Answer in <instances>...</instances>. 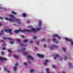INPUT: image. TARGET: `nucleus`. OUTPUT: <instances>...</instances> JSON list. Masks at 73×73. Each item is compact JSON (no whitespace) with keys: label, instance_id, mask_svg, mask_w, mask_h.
<instances>
[{"label":"nucleus","instance_id":"obj_54","mask_svg":"<svg viewBox=\"0 0 73 73\" xmlns=\"http://www.w3.org/2000/svg\"><path fill=\"white\" fill-rule=\"evenodd\" d=\"M1 26V24L0 23V26Z\"/></svg>","mask_w":73,"mask_h":73},{"label":"nucleus","instance_id":"obj_57","mask_svg":"<svg viewBox=\"0 0 73 73\" xmlns=\"http://www.w3.org/2000/svg\"><path fill=\"white\" fill-rule=\"evenodd\" d=\"M35 49H37L36 48H35Z\"/></svg>","mask_w":73,"mask_h":73},{"label":"nucleus","instance_id":"obj_28","mask_svg":"<svg viewBox=\"0 0 73 73\" xmlns=\"http://www.w3.org/2000/svg\"><path fill=\"white\" fill-rule=\"evenodd\" d=\"M28 64H31V62H30L29 61V60L28 61Z\"/></svg>","mask_w":73,"mask_h":73},{"label":"nucleus","instance_id":"obj_20","mask_svg":"<svg viewBox=\"0 0 73 73\" xmlns=\"http://www.w3.org/2000/svg\"><path fill=\"white\" fill-rule=\"evenodd\" d=\"M20 46H22V47H24V44H20Z\"/></svg>","mask_w":73,"mask_h":73},{"label":"nucleus","instance_id":"obj_10","mask_svg":"<svg viewBox=\"0 0 73 73\" xmlns=\"http://www.w3.org/2000/svg\"><path fill=\"white\" fill-rule=\"evenodd\" d=\"M15 21H17V23H19V24H21V23H20V20L18 19H15Z\"/></svg>","mask_w":73,"mask_h":73},{"label":"nucleus","instance_id":"obj_23","mask_svg":"<svg viewBox=\"0 0 73 73\" xmlns=\"http://www.w3.org/2000/svg\"><path fill=\"white\" fill-rule=\"evenodd\" d=\"M17 41H18V42H21V41L20 40V39H17Z\"/></svg>","mask_w":73,"mask_h":73},{"label":"nucleus","instance_id":"obj_48","mask_svg":"<svg viewBox=\"0 0 73 73\" xmlns=\"http://www.w3.org/2000/svg\"><path fill=\"white\" fill-rule=\"evenodd\" d=\"M56 41V39H53V41Z\"/></svg>","mask_w":73,"mask_h":73},{"label":"nucleus","instance_id":"obj_41","mask_svg":"<svg viewBox=\"0 0 73 73\" xmlns=\"http://www.w3.org/2000/svg\"><path fill=\"white\" fill-rule=\"evenodd\" d=\"M47 64V63H44V65H46Z\"/></svg>","mask_w":73,"mask_h":73},{"label":"nucleus","instance_id":"obj_7","mask_svg":"<svg viewBox=\"0 0 73 73\" xmlns=\"http://www.w3.org/2000/svg\"><path fill=\"white\" fill-rule=\"evenodd\" d=\"M5 19L7 21H10V22H12L13 21L12 19H8V18H5Z\"/></svg>","mask_w":73,"mask_h":73},{"label":"nucleus","instance_id":"obj_56","mask_svg":"<svg viewBox=\"0 0 73 73\" xmlns=\"http://www.w3.org/2000/svg\"><path fill=\"white\" fill-rule=\"evenodd\" d=\"M60 60H62V58L61 59H60Z\"/></svg>","mask_w":73,"mask_h":73},{"label":"nucleus","instance_id":"obj_61","mask_svg":"<svg viewBox=\"0 0 73 73\" xmlns=\"http://www.w3.org/2000/svg\"><path fill=\"white\" fill-rule=\"evenodd\" d=\"M14 25H15V24H14Z\"/></svg>","mask_w":73,"mask_h":73},{"label":"nucleus","instance_id":"obj_22","mask_svg":"<svg viewBox=\"0 0 73 73\" xmlns=\"http://www.w3.org/2000/svg\"><path fill=\"white\" fill-rule=\"evenodd\" d=\"M14 57L15 58H18V56H17L16 55H14Z\"/></svg>","mask_w":73,"mask_h":73},{"label":"nucleus","instance_id":"obj_27","mask_svg":"<svg viewBox=\"0 0 73 73\" xmlns=\"http://www.w3.org/2000/svg\"><path fill=\"white\" fill-rule=\"evenodd\" d=\"M1 54H2V55H4V53L3 52H1Z\"/></svg>","mask_w":73,"mask_h":73},{"label":"nucleus","instance_id":"obj_58","mask_svg":"<svg viewBox=\"0 0 73 73\" xmlns=\"http://www.w3.org/2000/svg\"><path fill=\"white\" fill-rule=\"evenodd\" d=\"M29 27V28H30L31 27Z\"/></svg>","mask_w":73,"mask_h":73},{"label":"nucleus","instance_id":"obj_36","mask_svg":"<svg viewBox=\"0 0 73 73\" xmlns=\"http://www.w3.org/2000/svg\"><path fill=\"white\" fill-rule=\"evenodd\" d=\"M66 60V56H65L64 58V61H65V60Z\"/></svg>","mask_w":73,"mask_h":73},{"label":"nucleus","instance_id":"obj_43","mask_svg":"<svg viewBox=\"0 0 73 73\" xmlns=\"http://www.w3.org/2000/svg\"><path fill=\"white\" fill-rule=\"evenodd\" d=\"M4 70L5 72V71H6V70H7V69H6V68H4Z\"/></svg>","mask_w":73,"mask_h":73},{"label":"nucleus","instance_id":"obj_37","mask_svg":"<svg viewBox=\"0 0 73 73\" xmlns=\"http://www.w3.org/2000/svg\"><path fill=\"white\" fill-rule=\"evenodd\" d=\"M33 38L34 39H36L37 38L36 36L33 37Z\"/></svg>","mask_w":73,"mask_h":73},{"label":"nucleus","instance_id":"obj_51","mask_svg":"<svg viewBox=\"0 0 73 73\" xmlns=\"http://www.w3.org/2000/svg\"><path fill=\"white\" fill-rule=\"evenodd\" d=\"M27 23H29L30 22L29 21H27Z\"/></svg>","mask_w":73,"mask_h":73},{"label":"nucleus","instance_id":"obj_40","mask_svg":"<svg viewBox=\"0 0 73 73\" xmlns=\"http://www.w3.org/2000/svg\"><path fill=\"white\" fill-rule=\"evenodd\" d=\"M24 65L25 66L27 65V63H24Z\"/></svg>","mask_w":73,"mask_h":73},{"label":"nucleus","instance_id":"obj_44","mask_svg":"<svg viewBox=\"0 0 73 73\" xmlns=\"http://www.w3.org/2000/svg\"><path fill=\"white\" fill-rule=\"evenodd\" d=\"M21 38H24V36H23V35H21Z\"/></svg>","mask_w":73,"mask_h":73},{"label":"nucleus","instance_id":"obj_55","mask_svg":"<svg viewBox=\"0 0 73 73\" xmlns=\"http://www.w3.org/2000/svg\"><path fill=\"white\" fill-rule=\"evenodd\" d=\"M0 8H1V9H2V7H0Z\"/></svg>","mask_w":73,"mask_h":73},{"label":"nucleus","instance_id":"obj_32","mask_svg":"<svg viewBox=\"0 0 73 73\" xmlns=\"http://www.w3.org/2000/svg\"><path fill=\"white\" fill-rule=\"evenodd\" d=\"M52 67L53 68H56V67L55 65H53L52 66Z\"/></svg>","mask_w":73,"mask_h":73},{"label":"nucleus","instance_id":"obj_60","mask_svg":"<svg viewBox=\"0 0 73 73\" xmlns=\"http://www.w3.org/2000/svg\"><path fill=\"white\" fill-rule=\"evenodd\" d=\"M65 73V72H64V73Z\"/></svg>","mask_w":73,"mask_h":73},{"label":"nucleus","instance_id":"obj_53","mask_svg":"<svg viewBox=\"0 0 73 73\" xmlns=\"http://www.w3.org/2000/svg\"><path fill=\"white\" fill-rule=\"evenodd\" d=\"M1 42H4V40H1Z\"/></svg>","mask_w":73,"mask_h":73},{"label":"nucleus","instance_id":"obj_4","mask_svg":"<svg viewBox=\"0 0 73 73\" xmlns=\"http://www.w3.org/2000/svg\"><path fill=\"white\" fill-rule=\"evenodd\" d=\"M65 39L66 41H67L69 42L70 41L71 42L70 45H73V41H72V40L71 39H68V38H65Z\"/></svg>","mask_w":73,"mask_h":73},{"label":"nucleus","instance_id":"obj_19","mask_svg":"<svg viewBox=\"0 0 73 73\" xmlns=\"http://www.w3.org/2000/svg\"><path fill=\"white\" fill-rule=\"evenodd\" d=\"M12 13L13 14V15H16V13L13 11L12 12Z\"/></svg>","mask_w":73,"mask_h":73},{"label":"nucleus","instance_id":"obj_8","mask_svg":"<svg viewBox=\"0 0 73 73\" xmlns=\"http://www.w3.org/2000/svg\"><path fill=\"white\" fill-rule=\"evenodd\" d=\"M0 59L2 61V62H3V61H7V59L5 58H3L2 57H0Z\"/></svg>","mask_w":73,"mask_h":73},{"label":"nucleus","instance_id":"obj_6","mask_svg":"<svg viewBox=\"0 0 73 73\" xmlns=\"http://www.w3.org/2000/svg\"><path fill=\"white\" fill-rule=\"evenodd\" d=\"M36 55H37L40 58H44V56L43 55H41L38 54H37Z\"/></svg>","mask_w":73,"mask_h":73},{"label":"nucleus","instance_id":"obj_14","mask_svg":"<svg viewBox=\"0 0 73 73\" xmlns=\"http://www.w3.org/2000/svg\"><path fill=\"white\" fill-rule=\"evenodd\" d=\"M54 37H58V39H60V36H58V35H54Z\"/></svg>","mask_w":73,"mask_h":73},{"label":"nucleus","instance_id":"obj_50","mask_svg":"<svg viewBox=\"0 0 73 73\" xmlns=\"http://www.w3.org/2000/svg\"><path fill=\"white\" fill-rule=\"evenodd\" d=\"M44 47H45V48H46V44H44Z\"/></svg>","mask_w":73,"mask_h":73},{"label":"nucleus","instance_id":"obj_15","mask_svg":"<svg viewBox=\"0 0 73 73\" xmlns=\"http://www.w3.org/2000/svg\"><path fill=\"white\" fill-rule=\"evenodd\" d=\"M26 16H27V14H26L24 13H23L22 16H23V17H26Z\"/></svg>","mask_w":73,"mask_h":73},{"label":"nucleus","instance_id":"obj_16","mask_svg":"<svg viewBox=\"0 0 73 73\" xmlns=\"http://www.w3.org/2000/svg\"><path fill=\"white\" fill-rule=\"evenodd\" d=\"M24 54L25 55H29V53L27 52H24Z\"/></svg>","mask_w":73,"mask_h":73},{"label":"nucleus","instance_id":"obj_18","mask_svg":"<svg viewBox=\"0 0 73 73\" xmlns=\"http://www.w3.org/2000/svg\"><path fill=\"white\" fill-rule=\"evenodd\" d=\"M46 73H50V72H49V69L47 68L46 69Z\"/></svg>","mask_w":73,"mask_h":73},{"label":"nucleus","instance_id":"obj_49","mask_svg":"<svg viewBox=\"0 0 73 73\" xmlns=\"http://www.w3.org/2000/svg\"><path fill=\"white\" fill-rule=\"evenodd\" d=\"M0 19H1V20H2L3 18H2V17H0Z\"/></svg>","mask_w":73,"mask_h":73},{"label":"nucleus","instance_id":"obj_33","mask_svg":"<svg viewBox=\"0 0 73 73\" xmlns=\"http://www.w3.org/2000/svg\"><path fill=\"white\" fill-rule=\"evenodd\" d=\"M5 49H6V48H2L3 50H5Z\"/></svg>","mask_w":73,"mask_h":73},{"label":"nucleus","instance_id":"obj_47","mask_svg":"<svg viewBox=\"0 0 73 73\" xmlns=\"http://www.w3.org/2000/svg\"><path fill=\"white\" fill-rule=\"evenodd\" d=\"M5 44H3L2 45V46H3V47H4V46H5Z\"/></svg>","mask_w":73,"mask_h":73},{"label":"nucleus","instance_id":"obj_59","mask_svg":"<svg viewBox=\"0 0 73 73\" xmlns=\"http://www.w3.org/2000/svg\"><path fill=\"white\" fill-rule=\"evenodd\" d=\"M0 69H1V68H0Z\"/></svg>","mask_w":73,"mask_h":73},{"label":"nucleus","instance_id":"obj_34","mask_svg":"<svg viewBox=\"0 0 73 73\" xmlns=\"http://www.w3.org/2000/svg\"><path fill=\"white\" fill-rule=\"evenodd\" d=\"M62 49L63 50V51L64 52H65L66 51V49H65V48H63Z\"/></svg>","mask_w":73,"mask_h":73},{"label":"nucleus","instance_id":"obj_30","mask_svg":"<svg viewBox=\"0 0 73 73\" xmlns=\"http://www.w3.org/2000/svg\"><path fill=\"white\" fill-rule=\"evenodd\" d=\"M45 41V39L44 38L42 39V41Z\"/></svg>","mask_w":73,"mask_h":73},{"label":"nucleus","instance_id":"obj_13","mask_svg":"<svg viewBox=\"0 0 73 73\" xmlns=\"http://www.w3.org/2000/svg\"><path fill=\"white\" fill-rule=\"evenodd\" d=\"M9 16L10 18H11V19H14L15 18V16L12 15H9Z\"/></svg>","mask_w":73,"mask_h":73},{"label":"nucleus","instance_id":"obj_38","mask_svg":"<svg viewBox=\"0 0 73 73\" xmlns=\"http://www.w3.org/2000/svg\"><path fill=\"white\" fill-rule=\"evenodd\" d=\"M69 66H70H70H72V64H71V63H70L69 64Z\"/></svg>","mask_w":73,"mask_h":73},{"label":"nucleus","instance_id":"obj_2","mask_svg":"<svg viewBox=\"0 0 73 73\" xmlns=\"http://www.w3.org/2000/svg\"><path fill=\"white\" fill-rule=\"evenodd\" d=\"M14 32L15 33H17L18 32H20L25 33L26 32H31V31L28 30H27V29H24L23 30L19 29V30H15Z\"/></svg>","mask_w":73,"mask_h":73},{"label":"nucleus","instance_id":"obj_29","mask_svg":"<svg viewBox=\"0 0 73 73\" xmlns=\"http://www.w3.org/2000/svg\"><path fill=\"white\" fill-rule=\"evenodd\" d=\"M45 62H46V63H47V62H48V60H44Z\"/></svg>","mask_w":73,"mask_h":73},{"label":"nucleus","instance_id":"obj_5","mask_svg":"<svg viewBox=\"0 0 73 73\" xmlns=\"http://www.w3.org/2000/svg\"><path fill=\"white\" fill-rule=\"evenodd\" d=\"M18 65V63H17L16 64H15V66L14 67H13V68L14 71L15 72L16 71V69H17V67L16 66H17Z\"/></svg>","mask_w":73,"mask_h":73},{"label":"nucleus","instance_id":"obj_45","mask_svg":"<svg viewBox=\"0 0 73 73\" xmlns=\"http://www.w3.org/2000/svg\"><path fill=\"white\" fill-rule=\"evenodd\" d=\"M59 42L58 41H57L56 42V44H58Z\"/></svg>","mask_w":73,"mask_h":73},{"label":"nucleus","instance_id":"obj_46","mask_svg":"<svg viewBox=\"0 0 73 73\" xmlns=\"http://www.w3.org/2000/svg\"><path fill=\"white\" fill-rule=\"evenodd\" d=\"M54 60H56V58L55 56L54 57Z\"/></svg>","mask_w":73,"mask_h":73},{"label":"nucleus","instance_id":"obj_12","mask_svg":"<svg viewBox=\"0 0 73 73\" xmlns=\"http://www.w3.org/2000/svg\"><path fill=\"white\" fill-rule=\"evenodd\" d=\"M27 57L28 58H31V60H34L33 58V57L31 56H28Z\"/></svg>","mask_w":73,"mask_h":73},{"label":"nucleus","instance_id":"obj_35","mask_svg":"<svg viewBox=\"0 0 73 73\" xmlns=\"http://www.w3.org/2000/svg\"><path fill=\"white\" fill-rule=\"evenodd\" d=\"M34 70H30L31 72H33Z\"/></svg>","mask_w":73,"mask_h":73},{"label":"nucleus","instance_id":"obj_17","mask_svg":"<svg viewBox=\"0 0 73 73\" xmlns=\"http://www.w3.org/2000/svg\"><path fill=\"white\" fill-rule=\"evenodd\" d=\"M4 31L5 32H8V29H5L4 30Z\"/></svg>","mask_w":73,"mask_h":73},{"label":"nucleus","instance_id":"obj_21","mask_svg":"<svg viewBox=\"0 0 73 73\" xmlns=\"http://www.w3.org/2000/svg\"><path fill=\"white\" fill-rule=\"evenodd\" d=\"M28 41V40L27 39H26L25 40H24L23 41V42H24L25 43H26Z\"/></svg>","mask_w":73,"mask_h":73},{"label":"nucleus","instance_id":"obj_3","mask_svg":"<svg viewBox=\"0 0 73 73\" xmlns=\"http://www.w3.org/2000/svg\"><path fill=\"white\" fill-rule=\"evenodd\" d=\"M3 40H10L11 42L10 43L11 44H13V42H14V41H13V40L11 38H8L7 39L6 37H3Z\"/></svg>","mask_w":73,"mask_h":73},{"label":"nucleus","instance_id":"obj_26","mask_svg":"<svg viewBox=\"0 0 73 73\" xmlns=\"http://www.w3.org/2000/svg\"><path fill=\"white\" fill-rule=\"evenodd\" d=\"M33 41L32 40H31L30 42V44H32L33 43Z\"/></svg>","mask_w":73,"mask_h":73},{"label":"nucleus","instance_id":"obj_52","mask_svg":"<svg viewBox=\"0 0 73 73\" xmlns=\"http://www.w3.org/2000/svg\"><path fill=\"white\" fill-rule=\"evenodd\" d=\"M39 44V42H37V44Z\"/></svg>","mask_w":73,"mask_h":73},{"label":"nucleus","instance_id":"obj_1","mask_svg":"<svg viewBox=\"0 0 73 73\" xmlns=\"http://www.w3.org/2000/svg\"><path fill=\"white\" fill-rule=\"evenodd\" d=\"M41 21H39L38 22V27H37V28L36 29L34 28H32L31 29V31L29 30V31H31V32H28V33H30L31 32H32V31L36 33V31H39V30H41Z\"/></svg>","mask_w":73,"mask_h":73},{"label":"nucleus","instance_id":"obj_11","mask_svg":"<svg viewBox=\"0 0 73 73\" xmlns=\"http://www.w3.org/2000/svg\"><path fill=\"white\" fill-rule=\"evenodd\" d=\"M8 32H9V33H10L11 35L12 34V29H9L8 30Z\"/></svg>","mask_w":73,"mask_h":73},{"label":"nucleus","instance_id":"obj_31","mask_svg":"<svg viewBox=\"0 0 73 73\" xmlns=\"http://www.w3.org/2000/svg\"><path fill=\"white\" fill-rule=\"evenodd\" d=\"M22 50H23V51H24L25 50V48H22Z\"/></svg>","mask_w":73,"mask_h":73},{"label":"nucleus","instance_id":"obj_42","mask_svg":"<svg viewBox=\"0 0 73 73\" xmlns=\"http://www.w3.org/2000/svg\"><path fill=\"white\" fill-rule=\"evenodd\" d=\"M7 72L8 73H10V72L8 70H7Z\"/></svg>","mask_w":73,"mask_h":73},{"label":"nucleus","instance_id":"obj_9","mask_svg":"<svg viewBox=\"0 0 73 73\" xmlns=\"http://www.w3.org/2000/svg\"><path fill=\"white\" fill-rule=\"evenodd\" d=\"M53 47H50V49L51 50L53 49V48H57V47H58V46H57L55 45H53Z\"/></svg>","mask_w":73,"mask_h":73},{"label":"nucleus","instance_id":"obj_24","mask_svg":"<svg viewBox=\"0 0 73 73\" xmlns=\"http://www.w3.org/2000/svg\"><path fill=\"white\" fill-rule=\"evenodd\" d=\"M3 30H2L1 32V33H0V35H1V34L3 33Z\"/></svg>","mask_w":73,"mask_h":73},{"label":"nucleus","instance_id":"obj_39","mask_svg":"<svg viewBox=\"0 0 73 73\" xmlns=\"http://www.w3.org/2000/svg\"><path fill=\"white\" fill-rule=\"evenodd\" d=\"M55 56L56 57H59V55H56Z\"/></svg>","mask_w":73,"mask_h":73},{"label":"nucleus","instance_id":"obj_25","mask_svg":"<svg viewBox=\"0 0 73 73\" xmlns=\"http://www.w3.org/2000/svg\"><path fill=\"white\" fill-rule=\"evenodd\" d=\"M7 51L9 52H10V53H11L12 52V51L10 50H8Z\"/></svg>","mask_w":73,"mask_h":73}]
</instances>
